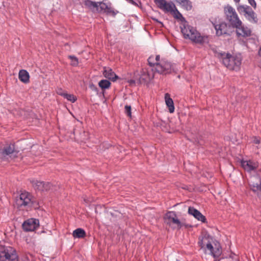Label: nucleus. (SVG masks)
Wrapping results in <instances>:
<instances>
[{
  "mask_svg": "<svg viewBox=\"0 0 261 261\" xmlns=\"http://www.w3.org/2000/svg\"><path fill=\"white\" fill-rule=\"evenodd\" d=\"M171 13H172L175 18L179 19L181 21V24L185 23V22H187L181 14L176 8L175 9H174Z\"/></svg>",
  "mask_w": 261,
  "mask_h": 261,
  "instance_id": "24",
  "label": "nucleus"
},
{
  "mask_svg": "<svg viewBox=\"0 0 261 261\" xmlns=\"http://www.w3.org/2000/svg\"><path fill=\"white\" fill-rule=\"evenodd\" d=\"M165 102L167 106L168 107L169 111L170 113H172L174 111V106L173 101L170 97V95L168 93H166L165 95Z\"/></svg>",
  "mask_w": 261,
  "mask_h": 261,
  "instance_id": "21",
  "label": "nucleus"
},
{
  "mask_svg": "<svg viewBox=\"0 0 261 261\" xmlns=\"http://www.w3.org/2000/svg\"><path fill=\"white\" fill-rule=\"evenodd\" d=\"M236 3H239L240 0H233Z\"/></svg>",
  "mask_w": 261,
  "mask_h": 261,
  "instance_id": "41",
  "label": "nucleus"
},
{
  "mask_svg": "<svg viewBox=\"0 0 261 261\" xmlns=\"http://www.w3.org/2000/svg\"><path fill=\"white\" fill-rule=\"evenodd\" d=\"M224 11L226 20L233 27L240 25L241 20L239 19L234 9L230 6H227L224 8Z\"/></svg>",
  "mask_w": 261,
  "mask_h": 261,
  "instance_id": "7",
  "label": "nucleus"
},
{
  "mask_svg": "<svg viewBox=\"0 0 261 261\" xmlns=\"http://www.w3.org/2000/svg\"><path fill=\"white\" fill-rule=\"evenodd\" d=\"M237 10L240 14H243L249 21L253 23H257L258 20L257 14L249 6L240 5L237 7Z\"/></svg>",
  "mask_w": 261,
  "mask_h": 261,
  "instance_id": "8",
  "label": "nucleus"
},
{
  "mask_svg": "<svg viewBox=\"0 0 261 261\" xmlns=\"http://www.w3.org/2000/svg\"><path fill=\"white\" fill-rule=\"evenodd\" d=\"M236 28V33L238 36L243 37H249L251 35V30L249 28L242 25L241 22L240 25L237 27H233Z\"/></svg>",
  "mask_w": 261,
  "mask_h": 261,
  "instance_id": "14",
  "label": "nucleus"
},
{
  "mask_svg": "<svg viewBox=\"0 0 261 261\" xmlns=\"http://www.w3.org/2000/svg\"><path fill=\"white\" fill-rule=\"evenodd\" d=\"M64 97L72 102H75L76 100V98L74 95L67 93H65V95H64Z\"/></svg>",
  "mask_w": 261,
  "mask_h": 261,
  "instance_id": "29",
  "label": "nucleus"
},
{
  "mask_svg": "<svg viewBox=\"0 0 261 261\" xmlns=\"http://www.w3.org/2000/svg\"><path fill=\"white\" fill-rule=\"evenodd\" d=\"M33 203L32 195L28 192H22L16 199V205L18 207H31Z\"/></svg>",
  "mask_w": 261,
  "mask_h": 261,
  "instance_id": "5",
  "label": "nucleus"
},
{
  "mask_svg": "<svg viewBox=\"0 0 261 261\" xmlns=\"http://www.w3.org/2000/svg\"><path fill=\"white\" fill-rule=\"evenodd\" d=\"M154 59H155V62H156V63H160V62L161 61H160V55H156L155 57H154Z\"/></svg>",
  "mask_w": 261,
  "mask_h": 261,
  "instance_id": "36",
  "label": "nucleus"
},
{
  "mask_svg": "<svg viewBox=\"0 0 261 261\" xmlns=\"http://www.w3.org/2000/svg\"><path fill=\"white\" fill-rule=\"evenodd\" d=\"M17 153L18 151L15 148L14 144H6L3 149H0L1 158H6L7 156H16Z\"/></svg>",
  "mask_w": 261,
  "mask_h": 261,
  "instance_id": "12",
  "label": "nucleus"
},
{
  "mask_svg": "<svg viewBox=\"0 0 261 261\" xmlns=\"http://www.w3.org/2000/svg\"><path fill=\"white\" fill-rule=\"evenodd\" d=\"M155 62V59H154V57L153 56H150L148 59V64L151 67H156V64H158V63Z\"/></svg>",
  "mask_w": 261,
  "mask_h": 261,
  "instance_id": "31",
  "label": "nucleus"
},
{
  "mask_svg": "<svg viewBox=\"0 0 261 261\" xmlns=\"http://www.w3.org/2000/svg\"><path fill=\"white\" fill-rule=\"evenodd\" d=\"M154 2L160 9H162L167 2L165 0H155Z\"/></svg>",
  "mask_w": 261,
  "mask_h": 261,
  "instance_id": "32",
  "label": "nucleus"
},
{
  "mask_svg": "<svg viewBox=\"0 0 261 261\" xmlns=\"http://www.w3.org/2000/svg\"><path fill=\"white\" fill-rule=\"evenodd\" d=\"M177 2L187 10H190L192 9L191 3L189 0H177Z\"/></svg>",
  "mask_w": 261,
  "mask_h": 261,
  "instance_id": "25",
  "label": "nucleus"
},
{
  "mask_svg": "<svg viewBox=\"0 0 261 261\" xmlns=\"http://www.w3.org/2000/svg\"><path fill=\"white\" fill-rule=\"evenodd\" d=\"M213 241L212 238L208 235H204L199 238L198 244L201 248H203L206 246V248L210 251V253L214 257H219L222 253V249L220 244L218 242L212 244Z\"/></svg>",
  "mask_w": 261,
  "mask_h": 261,
  "instance_id": "3",
  "label": "nucleus"
},
{
  "mask_svg": "<svg viewBox=\"0 0 261 261\" xmlns=\"http://www.w3.org/2000/svg\"><path fill=\"white\" fill-rule=\"evenodd\" d=\"M180 29L185 39H189L192 42L200 44L208 43L207 36H201L194 28L189 25L187 22L181 24Z\"/></svg>",
  "mask_w": 261,
  "mask_h": 261,
  "instance_id": "1",
  "label": "nucleus"
},
{
  "mask_svg": "<svg viewBox=\"0 0 261 261\" xmlns=\"http://www.w3.org/2000/svg\"><path fill=\"white\" fill-rule=\"evenodd\" d=\"M177 69L175 65L171 64L164 60H162L160 63H158L155 67V70L157 72L164 74L170 73L172 71H175Z\"/></svg>",
  "mask_w": 261,
  "mask_h": 261,
  "instance_id": "9",
  "label": "nucleus"
},
{
  "mask_svg": "<svg viewBox=\"0 0 261 261\" xmlns=\"http://www.w3.org/2000/svg\"><path fill=\"white\" fill-rule=\"evenodd\" d=\"M103 74L105 77L113 82L116 81L118 78V76L115 73V72L109 68H104Z\"/></svg>",
  "mask_w": 261,
  "mask_h": 261,
  "instance_id": "19",
  "label": "nucleus"
},
{
  "mask_svg": "<svg viewBox=\"0 0 261 261\" xmlns=\"http://www.w3.org/2000/svg\"><path fill=\"white\" fill-rule=\"evenodd\" d=\"M215 28L216 31V34L218 36H221L227 34L228 25L226 23L222 22L218 24L215 25Z\"/></svg>",
  "mask_w": 261,
  "mask_h": 261,
  "instance_id": "18",
  "label": "nucleus"
},
{
  "mask_svg": "<svg viewBox=\"0 0 261 261\" xmlns=\"http://www.w3.org/2000/svg\"><path fill=\"white\" fill-rule=\"evenodd\" d=\"M57 93H58L59 95H61V96H63V97H64V95H65V92H64L62 90V89H58V90H57Z\"/></svg>",
  "mask_w": 261,
  "mask_h": 261,
  "instance_id": "35",
  "label": "nucleus"
},
{
  "mask_svg": "<svg viewBox=\"0 0 261 261\" xmlns=\"http://www.w3.org/2000/svg\"><path fill=\"white\" fill-rule=\"evenodd\" d=\"M99 86L101 89H108L111 85V83L107 80H102L98 83Z\"/></svg>",
  "mask_w": 261,
  "mask_h": 261,
  "instance_id": "28",
  "label": "nucleus"
},
{
  "mask_svg": "<svg viewBox=\"0 0 261 261\" xmlns=\"http://www.w3.org/2000/svg\"><path fill=\"white\" fill-rule=\"evenodd\" d=\"M258 55L261 57V47H260V48L258 50Z\"/></svg>",
  "mask_w": 261,
  "mask_h": 261,
  "instance_id": "40",
  "label": "nucleus"
},
{
  "mask_svg": "<svg viewBox=\"0 0 261 261\" xmlns=\"http://www.w3.org/2000/svg\"><path fill=\"white\" fill-rule=\"evenodd\" d=\"M85 4L87 7H88L92 10H94L95 9H96V10H98V3L93 2L90 0H87L85 1Z\"/></svg>",
  "mask_w": 261,
  "mask_h": 261,
  "instance_id": "27",
  "label": "nucleus"
},
{
  "mask_svg": "<svg viewBox=\"0 0 261 261\" xmlns=\"http://www.w3.org/2000/svg\"><path fill=\"white\" fill-rule=\"evenodd\" d=\"M129 3L134 5H136L137 4L133 1V0H127Z\"/></svg>",
  "mask_w": 261,
  "mask_h": 261,
  "instance_id": "39",
  "label": "nucleus"
},
{
  "mask_svg": "<svg viewBox=\"0 0 261 261\" xmlns=\"http://www.w3.org/2000/svg\"><path fill=\"white\" fill-rule=\"evenodd\" d=\"M98 11L103 12L107 14L115 16L116 13L112 8L111 4H106L104 2H100L98 4Z\"/></svg>",
  "mask_w": 261,
  "mask_h": 261,
  "instance_id": "15",
  "label": "nucleus"
},
{
  "mask_svg": "<svg viewBox=\"0 0 261 261\" xmlns=\"http://www.w3.org/2000/svg\"><path fill=\"white\" fill-rule=\"evenodd\" d=\"M125 113L129 117H131V107L130 106H125Z\"/></svg>",
  "mask_w": 261,
  "mask_h": 261,
  "instance_id": "33",
  "label": "nucleus"
},
{
  "mask_svg": "<svg viewBox=\"0 0 261 261\" xmlns=\"http://www.w3.org/2000/svg\"><path fill=\"white\" fill-rule=\"evenodd\" d=\"M18 77L19 80L23 83L27 84L29 82L30 75L29 72L24 69H21L19 71L18 74Z\"/></svg>",
  "mask_w": 261,
  "mask_h": 261,
  "instance_id": "20",
  "label": "nucleus"
},
{
  "mask_svg": "<svg viewBox=\"0 0 261 261\" xmlns=\"http://www.w3.org/2000/svg\"><path fill=\"white\" fill-rule=\"evenodd\" d=\"M22 226L25 231H33L39 227V221L37 219H29L23 223Z\"/></svg>",
  "mask_w": 261,
  "mask_h": 261,
  "instance_id": "13",
  "label": "nucleus"
},
{
  "mask_svg": "<svg viewBox=\"0 0 261 261\" xmlns=\"http://www.w3.org/2000/svg\"><path fill=\"white\" fill-rule=\"evenodd\" d=\"M174 9H175V6L172 3H167L165 4V6L162 9L165 12H172Z\"/></svg>",
  "mask_w": 261,
  "mask_h": 261,
  "instance_id": "26",
  "label": "nucleus"
},
{
  "mask_svg": "<svg viewBox=\"0 0 261 261\" xmlns=\"http://www.w3.org/2000/svg\"><path fill=\"white\" fill-rule=\"evenodd\" d=\"M33 185L35 189L41 191H48L50 189L51 185L49 182H45L41 181H33Z\"/></svg>",
  "mask_w": 261,
  "mask_h": 261,
  "instance_id": "16",
  "label": "nucleus"
},
{
  "mask_svg": "<svg viewBox=\"0 0 261 261\" xmlns=\"http://www.w3.org/2000/svg\"><path fill=\"white\" fill-rule=\"evenodd\" d=\"M241 163L242 167L246 171L250 173H261V169L258 170L259 164L257 161L250 160H242Z\"/></svg>",
  "mask_w": 261,
  "mask_h": 261,
  "instance_id": "11",
  "label": "nucleus"
},
{
  "mask_svg": "<svg viewBox=\"0 0 261 261\" xmlns=\"http://www.w3.org/2000/svg\"><path fill=\"white\" fill-rule=\"evenodd\" d=\"M250 189L256 195L261 194V173L251 175L248 179Z\"/></svg>",
  "mask_w": 261,
  "mask_h": 261,
  "instance_id": "6",
  "label": "nucleus"
},
{
  "mask_svg": "<svg viewBox=\"0 0 261 261\" xmlns=\"http://www.w3.org/2000/svg\"><path fill=\"white\" fill-rule=\"evenodd\" d=\"M164 219L167 224L172 226L174 228L180 229L182 226L174 212H168L164 217Z\"/></svg>",
  "mask_w": 261,
  "mask_h": 261,
  "instance_id": "10",
  "label": "nucleus"
},
{
  "mask_svg": "<svg viewBox=\"0 0 261 261\" xmlns=\"http://www.w3.org/2000/svg\"><path fill=\"white\" fill-rule=\"evenodd\" d=\"M69 58L71 60V65L73 66H76L79 64L78 59L73 56H69Z\"/></svg>",
  "mask_w": 261,
  "mask_h": 261,
  "instance_id": "30",
  "label": "nucleus"
},
{
  "mask_svg": "<svg viewBox=\"0 0 261 261\" xmlns=\"http://www.w3.org/2000/svg\"><path fill=\"white\" fill-rule=\"evenodd\" d=\"M0 261H18L15 249L11 246L0 247Z\"/></svg>",
  "mask_w": 261,
  "mask_h": 261,
  "instance_id": "4",
  "label": "nucleus"
},
{
  "mask_svg": "<svg viewBox=\"0 0 261 261\" xmlns=\"http://www.w3.org/2000/svg\"><path fill=\"white\" fill-rule=\"evenodd\" d=\"M72 236L74 238H84L86 236V232L82 228H77L73 231Z\"/></svg>",
  "mask_w": 261,
  "mask_h": 261,
  "instance_id": "22",
  "label": "nucleus"
},
{
  "mask_svg": "<svg viewBox=\"0 0 261 261\" xmlns=\"http://www.w3.org/2000/svg\"><path fill=\"white\" fill-rule=\"evenodd\" d=\"M250 5L253 7L254 9L256 7V4L254 0H248Z\"/></svg>",
  "mask_w": 261,
  "mask_h": 261,
  "instance_id": "34",
  "label": "nucleus"
},
{
  "mask_svg": "<svg viewBox=\"0 0 261 261\" xmlns=\"http://www.w3.org/2000/svg\"><path fill=\"white\" fill-rule=\"evenodd\" d=\"M188 213L189 214L193 216L194 218L202 222H205L206 221L205 216H203L199 211L193 207L190 206L189 207Z\"/></svg>",
  "mask_w": 261,
  "mask_h": 261,
  "instance_id": "17",
  "label": "nucleus"
},
{
  "mask_svg": "<svg viewBox=\"0 0 261 261\" xmlns=\"http://www.w3.org/2000/svg\"><path fill=\"white\" fill-rule=\"evenodd\" d=\"M217 57L228 69L235 71L240 69L242 60L241 55H232L229 53H218Z\"/></svg>",
  "mask_w": 261,
  "mask_h": 261,
  "instance_id": "2",
  "label": "nucleus"
},
{
  "mask_svg": "<svg viewBox=\"0 0 261 261\" xmlns=\"http://www.w3.org/2000/svg\"><path fill=\"white\" fill-rule=\"evenodd\" d=\"M153 78V76L151 75L148 73L147 69H143L141 72V74L140 75V79H142L144 82H147L150 81L151 79Z\"/></svg>",
  "mask_w": 261,
  "mask_h": 261,
  "instance_id": "23",
  "label": "nucleus"
},
{
  "mask_svg": "<svg viewBox=\"0 0 261 261\" xmlns=\"http://www.w3.org/2000/svg\"><path fill=\"white\" fill-rule=\"evenodd\" d=\"M90 87L91 88V89L93 90H95V91H97V87L94 86L93 84H91L90 85Z\"/></svg>",
  "mask_w": 261,
  "mask_h": 261,
  "instance_id": "38",
  "label": "nucleus"
},
{
  "mask_svg": "<svg viewBox=\"0 0 261 261\" xmlns=\"http://www.w3.org/2000/svg\"><path fill=\"white\" fill-rule=\"evenodd\" d=\"M253 141L255 144H259L260 143V140L256 137L254 138Z\"/></svg>",
  "mask_w": 261,
  "mask_h": 261,
  "instance_id": "37",
  "label": "nucleus"
},
{
  "mask_svg": "<svg viewBox=\"0 0 261 261\" xmlns=\"http://www.w3.org/2000/svg\"><path fill=\"white\" fill-rule=\"evenodd\" d=\"M257 196L259 197H261V194H257Z\"/></svg>",
  "mask_w": 261,
  "mask_h": 261,
  "instance_id": "42",
  "label": "nucleus"
}]
</instances>
